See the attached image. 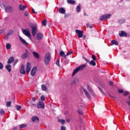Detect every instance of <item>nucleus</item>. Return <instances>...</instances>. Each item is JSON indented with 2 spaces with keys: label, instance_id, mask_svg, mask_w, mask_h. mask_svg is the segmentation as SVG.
I'll return each instance as SVG.
<instances>
[{
  "label": "nucleus",
  "instance_id": "nucleus-1",
  "mask_svg": "<svg viewBox=\"0 0 130 130\" xmlns=\"http://www.w3.org/2000/svg\"><path fill=\"white\" fill-rule=\"evenodd\" d=\"M86 67H87V64L85 63L76 68L72 74V77H74V76H75V75H76L78 72H79V71H81V70H83V69H85Z\"/></svg>",
  "mask_w": 130,
  "mask_h": 130
},
{
  "label": "nucleus",
  "instance_id": "nucleus-2",
  "mask_svg": "<svg viewBox=\"0 0 130 130\" xmlns=\"http://www.w3.org/2000/svg\"><path fill=\"white\" fill-rule=\"evenodd\" d=\"M50 53H47L44 57V63L46 66H48L49 62L50 61Z\"/></svg>",
  "mask_w": 130,
  "mask_h": 130
},
{
  "label": "nucleus",
  "instance_id": "nucleus-3",
  "mask_svg": "<svg viewBox=\"0 0 130 130\" xmlns=\"http://www.w3.org/2000/svg\"><path fill=\"white\" fill-rule=\"evenodd\" d=\"M22 33L25 35V36H27L28 38H30L31 37V34L30 33V29H22Z\"/></svg>",
  "mask_w": 130,
  "mask_h": 130
},
{
  "label": "nucleus",
  "instance_id": "nucleus-4",
  "mask_svg": "<svg viewBox=\"0 0 130 130\" xmlns=\"http://www.w3.org/2000/svg\"><path fill=\"white\" fill-rule=\"evenodd\" d=\"M110 16L111 14H107L105 15H102L100 18V21H104L105 20H107V19H109L110 18Z\"/></svg>",
  "mask_w": 130,
  "mask_h": 130
},
{
  "label": "nucleus",
  "instance_id": "nucleus-5",
  "mask_svg": "<svg viewBox=\"0 0 130 130\" xmlns=\"http://www.w3.org/2000/svg\"><path fill=\"white\" fill-rule=\"evenodd\" d=\"M25 70L27 74H29V73H30V71H31V64L30 63V62H28L26 63Z\"/></svg>",
  "mask_w": 130,
  "mask_h": 130
},
{
  "label": "nucleus",
  "instance_id": "nucleus-6",
  "mask_svg": "<svg viewBox=\"0 0 130 130\" xmlns=\"http://www.w3.org/2000/svg\"><path fill=\"white\" fill-rule=\"evenodd\" d=\"M30 28H31V34L32 36H35L36 35V32H37V27L36 26H30Z\"/></svg>",
  "mask_w": 130,
  "mask_h": 130
},
{
  "label": "nucleus",
  "instance_id": "nucleus-7",
  "mask_svg": "<svg viewBox=\"0 0 130 130\" xmlns=\"http://www.w3.org/2000/svg\"><path fill=\"white\" fill-rule=\"evenodd\" d=\"M36 72H37V67H33L31 71H30V75L32 77H34V76H35V74H36Z\"/></svg>",
  "mask_w": 130,
  "mask_h": 130
},
{
  "label": "nucleus",
  "instance_id": "nucleus-8",
  "mask_svg": "<svg viewBox=\"0 0 130 130\" xmlns=\"http://www.w3.org/2000/svg\"><path fill=\"white\" fill-rule=\"evenodd\" d=\"M38 108H42V109H44L45 107L44 102L41 101L37 105Z\"/></svg>",
  "mask_w": 130,
  "mask_h": 130
},
{
  "label": "nucleus",
  "instance_id": "nucleus-9",
  "mask_svg": "<svg viewBox=\"0 0 130 130\" xmlns=\"http://www.w3.org/2000/svg\"><path fill=\"white\" fill-rule=\"evenodd\" d=\"M76 32L78 35L77 36L79 38H82V37H83V31L79 29H76Z\"/></svg>",
  "mask_w": 130,
  "mask_h": 130
},
{
  "label": "nucleus",
  "instance_id": "nucleus-10",
  "mask_svg": "<svg viewBox=\"0 0 130 130\" xmlns=\"http://www.w3.org/2000/svg\"><path fill=\"white\" fill-rule=\"evenodd\" d=\"M19 39L21 42L22 43V44H24V45H25V46H28V45H29V44H28V43H27V42H26L25 40L22 38L21 36H19Z\"/></svg>",
  "mask_w": 130,
  "mask_h": 130
},
{
  "label": "nucleus",
  "instance_id": "nucleus-11",
  "mask_svg": "<svg viewBox=\"0 0 130 130\" xmlns=\"http://www.w3.org/2000/svg\"><path fill=\"white\" fill-rule=\"evenodd\" d=\"M5 11L6 13H11V12H13V8L11 6H7L5 8Z\"/></svg>",
  "mask_w": 130,
  "mask_h": 130
},
{
  "label": "nucleus",
  "instance_id": "nucleus-12",
  "mask_svg": "<svg viewBox=\"0 0 130 130\" xmlns=\"http://www.w3.org/2000/svg\"><path fill=\"white\" fill-rule=\"evenodd\" d=\"M20 74H22V75H25L26 74V71H25V66L24 65H22L20 69Z\"/></svg>",
  "mask_w": 130,
  "mask_h": 130
},
{
  "label": "nucleus",
  "instance_id": "nucleus-13",
  "mask_svg": "<svg viewBox=\"0 0 130 130\" xmlns=\"http://www.w3.org/2000/svg\"><path fill=\"white\" fill-rule=\"evenodd\" d=\"M32 54L37 59H39V58H40V55H39V53H38V52L33 51Z\"/></svg>",
  "mask_w": 130,
  "mask_h": 130
},
{
  "label": "nucleus",
  "instance_id": "nucleus-14",
  "mask_svg": "<svg viewBox=\"0 0 130 130\" xmlns=\"http://www.w3.org/2000/svg\"><path fill=\"white\" fill-rule=\"evenodd\" d=\"M25 51L26 52L23 53L21 56V58H22V59H26V58L28 57V50H25Z\"/></svg>",
  "mask_w": 130,
  "mask_h": 130
},
{
  "label": "nucleus",
  "instance_id": "nucleus-15",
  "mask_svg": "<svg viewBox=\"0 0 130 130\" xmlns=\"http://www.w3.org/2000/svg\"><path fill=\"white\" fill-rule=\"evenodd\" d=\"M13 33H14V30H11L6 34V38L7 40H8L9 39V36L12 35V34H13Z\"/></svg>",
  "mask_w": 130,
  "mask_h": 130
},
{
  "label": "nucleus",
  "instance_id": "nucleus-16",
  "mask_svg": "<svg viewBox=\"0 0 130 130\" xmlns=\"http://www.w3.org/2000/svg\"><path fill=\"white\" fill-rule=\"evenodd\" d=\"M43 38V35L42 33L40 32L37 35V40H41Z\"/></svg>",
  "mask_w": 130,
  "mask_h": 130
},
{
  "label": "nucleus",
  "instance_id": "nucleus-17",
  "mask_svg": "<svg viewBox=\"0 0 130 130\" xmlns=\"http://www.w3.org/2000/svg\"><path fill=\"white\" fill-rule=\"evenodd\" d=\"M119 35L120 36V37H126V36H127V34H126L125 31H121V33L119 34Z\"/></svg>",
  "mask_w": 130,
  "mask_h": 130
},
{
  "label": "nucleus",
  "instance_id": "nucleus-18",
  "mask_svg": "<svg viewBox=\"0 0 130 130\" xmlns=\"http://www.w3.org/2000/svg\"><path fill=\"white\" fill-rule=\"evenodd\" d=\"M14 60H15V58L14 57H11L8 60L7 63L10 64V63H12V62H14Z\"/></svg>",
  "mask_w": 130,
  "mask_h": 130
},
{
  "label": "nucleus",
  "instance_id": "nucleus-19",
  "mask_svg": "<svg viewBox=\"0 0 130 130\" xmlns=\"http://www.w3.org/2000/svg\"><path fill=\"white\" fill-rule=\"evenodd\" d=\"M26 8L27 6H24L23 4H20L19 5V9L20 10V11H24V10Z\"/></svg>",
  "mask_w": 130,
  "mask_h": 130
},
{
  "label": "nucleus",
  "instance_id": "nucleus-20",
  "mask_svg": "<svg viewBox=\"0 0 130 130\" xmlns=\"http://www.w3.org/2000/svg\"><path fill=\"white\" fill-rule=\"evenodd\" d=\"M58 11L60 14H66V9L63 8H60Z\"/></svg>",
  "mask_w": 130,
  "mask_h": 130
},
{
  "label": "nucleus",
  "instance_id": "nucleus-21",
  "mask_svg": "<svg viewBox=\"0 0 130 130\" xmlns=\"http://www.w3.org/2000/svg\"><path fill=\"white\" fill-rule=\"evenodd\" d=\"M111 45H118V42L116 40H112L111 42Z\"/></svg>",
  "mask_w": 130,
  "mask_h": 130
},
{
  "label": "nucleus",
  "instance_id": "nucleus-22",
  "mask_svg": "<svg viewBox=\"0 0 130 130\" xmlns=\"http://www.w3.org/2000/svg\"><path fill=\"white\" fill-rule=\"evenodd\" d=\"M60 56H61L62 57H64V58H67V55L64 54V52L63 51H61L60 52Z\"/></svg>",
  "mask_w": 130,
  "mask_h": 130
},
{
  "label": "nucleus",
  "instance_id": "nucleus-23",
  "mask_svg": "<svg viewBox=\"0 0 130 130\" xmlns=\"http://www.w3.org/2000/svg\"><path fill=\"white\" fill-rule=\"evenodd\" d=\"M79 82V79L77 78H75L72 81V85H75L76 84H77V83Z\"/></svg>",
  "mask_w": 130,
  "mask_h": 130
},
{
  "label": "nucleus",
  "instance_id": "nucleus-24",
  "mask_svg": "<svg viewBox=\"0 0 130 130\" xmlns=\"http://www.w3.org/2000/svg\"><path fill=\"white\" fill-rule=\"evenodd\" d=\"M31 120L32 121H36V120L37 121H39V118H38V117L36 116H34L31 118Z\"/></svg>",
  "mask_w": 130,
  "mask_h": 130
},
{
  "label": "nucleus",
  "instance_id": "nucleus-25",
  "mask_svg": "<svg viewBox=\"0 0 130 130\" xmlns=\"http://www.w3.org/2000/svg\"><path fill=\"white\" fill-rule=\"evenodd\" d=\"M12 68V66L10 65V64H7L6 66V68L7 69V71H8V72H9V73L10 72H12V69H11Z\"/></svg>",
  "mask_w": 130,
  "mask_h": 130
},
{
  "label": "nucleus",
  "instance_id": "nucleus-26",
  "mask_svg": "<svg viewBox=\"0 0 130 130\" xmlns=\"http://www.w3.org/2000/svg\"><path fill=\"white\" fill-rule=\"evenodd\" d=\"M67 3L70 5H75V4H76V1L74 0H67Z\"/></svg>",
  "mask_w": 130,
  "mask_h": 130
},
{
  "label": "nucleus",
  "instance_id": "nucleus-27",
  "mask_svg": "<svg viewBox=\"0 0 130 130\" xmlns=\"http://www.w3.org/2000/svg\"><path fill=\"white\" fill-rule=\"evenodd\" d=\"M89 64L92 66V67H95V66H96V62L95 61L92 60L91 61H89Z\"/></svg>",
  "mask_w": 130,
  "mask_h": 130
},
{
  "label": "nucleus",
  "instance_id": "nucleus-28",
  "mask_svg": "<svg viewBox=\"0 0 130 130\" xmlns=\"http://www.w3.org/2000/svg\"><path fill=\"white\" fill-rule=\"evenodd\" d=\"M41 88L42 91H46V90H47V88L46 87V86H45V85L42 84L41 85Z\"/></svg>",
  "mask_w": 130,
  "mask_h": 130
},
{
  "label": "nucleus",
  "instance_id": "nucleus-29",
  "mask_svg": "<svg viewBox=\"0 0 130 130\" xmlns=\"http://www.w3.org/2000/svg\"><path fill=\"white\" fill-rule=\"evenodd\" d=\"M85 95L88 99H89V100H92V97H91V95H90V93H89V92L85 93Z\"/></svg>",
  "mask_w": 130,
  "mask_h": 130
},
{
  "label": "nucleus",
  "instance_id": "nucleus-30",
  "mask_svg": "<svg viewBox=\"0 0 130 130\" xmlns=\"http://www.w3.org/2000/svg\"><path fill=\"white\" fill-rule=\"evenodd\" d=\"M15 108H16L17 110L20 111L22 108V107L20 105H15Z\"/></svg>",
  "mask_w": 130,
  "mask_h": 130
},
{
  "label": "nucleus",
  "instance_id": "nucleus-31",
  "mask_svg": "<svg viewBox=\"0 0 130 130\" xmlns=\"http://www.w3.org/2000/svg\"><path fill=\"white\" fill-rule=\"evenodd\" d=\"M119 24H123V23H124V22H125V20L124 19H119L118 21Z\"/></svg>",
  "mask_w": 130,
  "mask_h": 130
},
{
  "label": "nucleus",
  "instance_id": "nucleus-32",
  "mask_svg": "<svg viewBox=\"0 0 130 130\" xmlns=\"http://www.w3.org/2000/svg\"><path fill=\"white\" fill-rule=\"evenodd\" d=\"M98 89L100 90V92L102 93V94H103V95H104V96L106 95L104 91L102 90V89L101 87H98Z\"/></svg>",
  "mask_w": 130,
  "mask_h": 130
},
{
  "label": "nucleus",
  "instance_id": "nucleus-33",
  "mask_svg": "<svg viewBox=\"0 0 130 130\" xmlns=\"http://www.w3.org/2000/svg\"><path fill=\"white\" fill-rule=\"evenodd\" d=\"M12 104L11 102H6V106L7 107H11V105Z\"/></svg>",
  "mask_w": 130,
  "mask_h": 130
},
{
  "label": "nucleus",
  "instance_id": "nucleus-34",
  "mask_svg": "<svg viewBox=\"0 0 130 130\" xmlns=\"http://www.w3.org/2000/svg\"><path fill=\"white\" fill-rule=\"evenodd\" d=\"M78 106H79V108H83L84 107L85 105L84 104L79 103Z\"/></svg>",
  "mask_w": 130,
  "mask_h": 130
},
{
  "label": "nucleus",
  "instance_id": "nucleus-35",
  "mask_svg": "<svg viewBox=\"0 0 130 130\" xmlns=\"http://www.w3.org/2000/svg\"><path fill=\"white\" fill-rule=\"evenodd\" d=\"M58 122H61V124L63 125L66 123V120H64V119L59 120Z\"/></svg>",
  "mask_w": 130,
  "mask_h": 130
},
{
  "label": "nucleus",
  "instance_id": "nucleus-36",
  "mask_svg": "<svg viewBox=\"0 0 130 130\" xmlns=\"http://www.w3.org/2000/svg\"><path fill=\"white\" fill-rule=\"evenodd\" d=\"M6 48L7 49H11V44L7 43L6 44Z\"/></svg>",
  "mask_w": 130,
  "mask_h": 130
},
{
  "label": "nucleus",
  "instance_id": "nucleus-37",
  "mask_svg": "<svg viewBox=\"0 0 130 130\" xmlns=\"http://www.w3.org/2000/svg\"><path fill=\"white\" fill-rule=\"evenodd\" d=\"M27 127V125L25 124H22L20 125L19 127L20 128H24V127Z\"/></svg>",
  "mask_w": 130,
  "mask_h": 130
},
{
  "label": "nucleus",
  "instance_id": "nucleus-38",
  "mask_svg": "<svg viewBox=\"0 0 130 130\" xmlns=\"http://www.w3.org/2000/svg\"><path fill=\"white\" fill-rule=\"evenodd\" d=\"M81 11V6L80 5H78L76 8V11L79 12Z\"/></svg>",
  "mask_w": 130,
  "mask_h": 130
},
{
  "label": "nucleus",
  "instance_id": "nucleus-39",
  "mask_svg": "<svg viewBox=\"0 0 130 130\" xmlns=\"http://www.w3.org/2000/svg\"><path fill=\"white\" fill-rule=\"evenodd\" d=\"M87 27H88V28H90V29H92L93 28V25L90 24L89 23H87L86 24Z\"/></svg>",
  "mask_w": 130,
  "mask_h": 130
},
{
  "label": "nucleus",
  "instance_id": "nucleus-40",
  "mask_svg": "<svg viewBox=\"0 0 130 130\" xmlns=\"http://www.w3.org/2000/svg\"><path fill=\"white\" fill-rule=\"evenodd\" d=\"M56 64L58 67H60V64H59V59H57V60L56 61Z\"/></svg>",
  "mask_w": 130,
  "mask_h": 130
},
{
  "label": "nucleus",
  "instance_id": "nucleus-41",
  "mask_svg": "<svg viewBox=\"0 0 130 130\" xmlns=\"http://www.w3.org/2000/svg\"><path fill=\"white\" fill-rule=\"evenodd\" d=\"M46 22H47L46 19H45L44 20H43L42 21V24H43V26H46Z\"/></svg>",
  "mask_w": 130,
  "mask_h": 130
},
{
  "label": "nucleus",
  "instance_id": "nucleus-42",
  "mask_svg": "<svg viewBox=\"0 0 130 130\" xmlns=\"http://www.w3.org/2000/svg\"><path fill=\"white\" fill-rule=\"evenodd\" d=\"M4 69V64L0 62V70H3Z\"/></svg>",
  "mask_w": 130,
  "mask_h": 130
},
{
  "label": "nucleus",
  "instance_id": "nucleus-43",
  "mask_svg": "<svg viewBox=\"0 0 130 130\" xmlns=\"http://www.w3.org/2000/svg\"><path fill=\"white\" fill-rule=\"evenodd\" d=\"M81 89L83 90V91L84 92L85 94H87V93H88V91H87V90L86 89H85L84 88L82 87Z\"/></svg>",
  "mask_w": 130,
  "mask_h": 130
},
{
  "label": "nucleus",
  "instance_id": "nucleus-44",
  "mask_svg": "<svg viewBox=\"0 0 130 130\" xmlns=\"http://www.w3.org/2000/svg\"><path fill=\"white\" fill-rule=\"evenodd\" d=\"M5 113V111L2 109V110H0V115H3V114H4Z\"/></svg>",
  "mask_w": 130,
  "mask_h": 130
},
{
  "label": "nucleus",
  "instance_id": "nucleus-45",
  "mask_svg": "<svg viewBox=\"0 0 130 130\" xmlns=\"http://www.w3.org/2000/svg\"><path fill=\"white\" fill-rule=\"evenodd\" d=\"M87 89L88 90L89 92L92 91V88H91L89 84L87 85Z\"/></svg>",
  "mask_w": 130,
  "mask_h": 130
},
{
  "label": "nucleus",
  "instance_id": "nucleus-46",
  "mask_svg": "<svg viewBox=\"0 0 130 130\" xmlns=\"http://www.w3.org/2000/svg\"><path fill=\"white\" fill-rule=\"evenodd\" d=\"M41 100L42 101H44V100H45V96L44 95H42L41 96Z\"/></svg>",
  "mask_w": 130,
  "mask_h": 130
},
{
  "label": "nucleus",
  "instance_id": "nucleus-47",
  "mask_svg": "<svg viewBox=\"0 0 130 130\" xmlns=\"http://www.w3.org/2000/svg\"><path fill=\"white\" fill-rule=\"evenodd\" d=\"M73 53V51H69L66 54V56H68V55H71Z\"/></svg>",
  "mask_w": 130,
  "mask_h": 130
},
{
  "label": "nucleus",
  "instance_id": "nucleus-48",
  "mask_svg": "<svg viewBox=\"0 0 130 130\" xmlns=\"http://www.w3.org/2000/svg\"><path fill=\"white\" fill-rule=\"evenodd\" d=\"M90 94H91V95H92V96H95V93H94V91H93V90H91L90 91H89Z\"/></svg>",
  "mask_w": 130,
  "mask_h": 130
},
{
  "label": "nucleus",
  "instance_id": "nucleus-49",
  "mask_svg": "<svg viewBox=\"0 0 130 130\" xmlns=\"http://www.w3.org/2000/svg\"><path fill=\"white\" fill-rule=\"evenodd\" d=\"M118 92L119 94H121V93H123V90H122V89H119L118 90Z\"/></svg>",
  "mask_w": 130,
  "mask_h": 130
},
{
  "label": "nucleus",
  "instance_id": "nucleus-50",
  "mask_svg": "<svg viewBox=\"0 0 130 130\" xmlns=\"http://www.w3.org/2000/svg\"><path fill=\"white\" fill-rule=\"evenodd\" d=\"M24 15L26 17H28V16H29V13L27 11H25L24 13Z\"/></svg>",
  "mask_w": 130,
  "mask_h": 130
},
{
  "label": "nucleus",
  "instance_id": "nucleus-51",
  "mask_svg": "<svg viewBox=\"0 0 130 130\" xmlns=\"http://www.w3.org/2000/svg\"><path fill=\"white\" fill-rule=\"evenodd\" d=\"M93 60H96V56L94 55H92L91 56Z\"/></svg>",
  "mask_w": 130,
  "mask_h": 130
},
{
  "label": "nucleus",
  "instance_id": "nucleus-52",
  "mask_svg": "<svg viewBox=\"0 0 130 130\" xmlns=\"http://www.w3.org/2000/svg\"><path fill=\"white\" fill-rule=\"evenodd\" d=\"M83 58L85 60V61H86L87 62L89 63L90 60H89V59H87V58H86V57H84Z\"/></svg>",
  "mask_w": 130,
  "mask_h": 130
},
{
  "label": "nucleus",
  "instance_id": "nucleus-53",
  "mask_svg": "<svg viewBox=\"0 0 130 130\" xmlns=\"http://www.w3.org/2000/svg\"><path fill=\"white\" fill-rule=\"evenodd\" d=\"M78 113H79V114H80V115H83V111H81V110H78Z\"/></svg>",
  "mask_w": 130,
  "mask_h": 130
},
{
  "label": "nucleus",
  "instance_id": "nucleus-54",
  "mask_svg": "<svg viewBox=\"0 0 130 130\" xmlns=\"http://www.w3.org/2000/svg\"><path fill=\"white\" fill-rule=\"evenodd\" d=\"M129 92L128 91H126L124 93V96H127V95H128Z\"/></svg>",
  "mask_w": 130,
  "mask_h": 130
},
{
  "label": "nucleus",
  "instance_id": "nucleus-55",
  "mask_svg": "<svg viewBox=\"0 0 130 130\" xmlns=\"http://www.w3.org/2000/svg\"><path fill=\"white\" fill-rule=\"evenodd\" d=\"M19 61V60L16 59L14 62V66H16V64Z\"/></svg>",
  "mask_w": 130,
  "mask_h": 130
},
{
  "label": "nucleus",
  "instance_id": "nucleus-56",
  "mask_svg": "<svg viewBox=\"0 0 130 130\" xmlns=\"http://www.w3.org/2000/svg\"><path fill=\"white\" fill-rule=\"evenodd\" d=\"M61 130H66V127H64V126H61Z\"/></svg>",
  "mask_w": 130,
  "mask_h": 130
},
{
  "label": "nucleus",
  "instance_id": "nucleus-57",
  "mask_svg": "<svg viewBox=\"0 0 130 130\" xmlns=\"http://www.w3.org/2000/svg\"><path fill=\"white\" fill-rule=\"evenodd\" d=\"M32 13L34 14H37V12H35V10H34V9H32L31 10Z\"/></svg>",
  "mask_w": 130,
  "mask_h": 130
},
{
  "label": "nucleus",
  "instance_id": "nucleus-58",
  "mask_svg": "<svg viewBox=\"0 0 130 130\" xmlns=\"http://www.w3.org/2000/svg\"><path fill=\"white\" fill-rule=\"evenodd\" d=\"M3 33H4V30L3 29L0 30V35H2V34H3Z\"/></svg>",
  "mask_w": 130,
  "mask_h": 130
},
{
  "label": "nucleus",
  "instance_id": "nucleus-59",
  "mask_svg": "<svg viewBox=\"0 0 130 130\" xmlns=\"http://www.w3.org/2000/svg\"><path fill=\"white\" fill-rule=\"evenodd\" d=\"M109 85H110V86H112V85H113V82L112 81H110V82H109Z\"/></svg>",
  "mask_w": 130,
  "mask_h": 130
},
{
  "label": "nucleus",
  "instance_id": "nucleus-60",
  "mask_svg": "<svg viewBox=\"0 0 130 130\" xmlns=\"http://www.w3.org/2000/svg\"><path fill=\"white\" fill-rule=\"evenodd\" d=\"M69 14H64V18H68L69 17Z\"/></svg>",
  "mask_w": 130,
  "mask_h": 130
},
{
  "label": "nucleus",
  "instance_id": "nucleus-61",
  "mask_svg": "<svg viewBox=\"0 0 130 130\" xmlns=\"http://www.w3.org/2000/svg\"><path fill=\"white\" fill-rule=\"evenodd\" d=\"M110 96L111 98H113V99H115V98H116L115 96H114L110 95Z\"/></svg>",
  "mask_w": 130,
  "mask_h": 130
},
{
  "label": "nucleus",
  "instance_id": "nucleus-62",
  "mask_svg": "<svg viewBox=\"0 0 130 130\" xmlns=\"http://www.w3.org/2000/svg\"><path fill=\"white\" fill-rule=\"evenodd\" d=\"M70 118H68L67 120V122H70Z\"/></svg>",
  "mask_w": 130,
  "mask_h": 130
},
{
  "label": "nucleus",
  "instance_id": "nucleus-63",
  "mask_svg": "<svg viewBox=\"0 0 130 130\" xmlns=\"http://www.w3.org/2000/svg\"><path fill=\"white\" fill-rule=\"evenodd\" d=\"M32 100L34 101V102H35V98H32Z\"/></svg>",
  "mask_w": 130,
  "mask_h": 130
},
{
  "label": "nucleus",
  "instance_id": "nucleus-64",
  "mask_svg": "<svg viewBox=\"0 0 130 130\" xmlns=\"http://www.w3.org/2000/svg\"><path fill=\"white\" fill-rule=\"evenodd\" d=\"M80 121L82 123L83 122V119H80Z\"/></svg>",
  "mask_w": 130,
  "mask_h": 130
}]
</instances>
